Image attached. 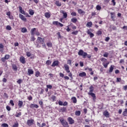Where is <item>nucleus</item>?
<instances>
[{"mask_svg":"<svg viewBox=\"0 0 127 127\" xmlns=\"http://www.w3.org/2000/svg\"><path fill=\"white\" fill-rule=\"evenodd\" d=\"M59 64V62L58 61H56L53 62V64H52V67H55V66H58Z\"/></svg>","mask_w":127,"mask_h":127,"instance_id":"obj_7","label":"nucleus"},{"mask_svg":"<svg viewBox=\"0 0 127 127\" xmlns=\"http://www.w3.org/2000/svg\"><path fill=\"white\" fill-rule=\"evenodd\" d=\"M35 40V38H34V36H32L31 37V41H34Z\"/></svg>","mask_w":127,"mask_h":127,"instance_id":"obj_48","label":"nucleus"},{"mask_svg":"<svg viewBox=\"0 0 127 127\" xmlns=\"http://www.w3.org/2000/svg\"><path fill=\"white\" fill-rule=\"evenodd\" d=\"M27 31V29H26V28H23L21 30V32L23 33H25Z\"/></svg>","mask_w":127,"mask_h":127,"instance_id":"obj_30","label":"nucleus"},{"mask_svg":"<svg viewBox=\"0 0 127 127\" xmlns=\"http://www.w3.org/2000/svg\"><path fill=\"white\" fill-rule=\"evenodd\" d=\"M120 63L122 64V63H125V60H121L120 61Z\"/></svg>","mask_w":127,"mask_h":127,"instance_id":"obj_64","label":"nucleus"},{"mask_svg":"<svg viewBox=\"0 0 127 127\" xmlns=\"http://www.w3.org/2000/svg\"><path fill=\"white\" fill-rule=\"evenodd\" d=\"M80 65L81 67H83V66H84V63L80 62Z\"/></svg>","mask_w":127,"mask_h":127,"instance_id":"obj_61","label":"nucleus"},{"mask_svg":"<svg viewBox=\"0 0 127 127\" xmlns=\"http://www.w3.org/2000/svg\"><path fill=\"white\" fill-rule=\"evenodd\" d=\"M101 61L103 62V63H105L106 61H107V59H105L104 58H102L100 59Z\"/></svg>","mask_w":127,"mask_h":127,"instance_id":"obj_34","label":"nucleus"},{"mask_svg":"<svg viewBox=\"0 0 127 127\" xmlns=\"http://www.w3.org/2000/svg\"><path fill=\"white\" fill-rule=\"evenodd\" d=\"M10 104L11 105V106H14V103H13V101L12 100L10 101Z\"/></svg>","mask_w":127,"mask_h":127,"instance_id":"obj_53","label":"nucleus"},{"mask_svg":"<svg viewBox=\"0 0 127 127\" xmlns=\"http://www.w3.org/2000/svg\"><path fill=\"white\" fill-rule=\"evenodd\" d=\"M59 22L58 21H54L53 22V24H54L55 25H58Z\"/></svg>","mask_w":127,"mask_h":127,"instance_id":"obj_43","label":"nucleus"},{"mask_svg":"<svg viewBox=\"0 0 127 127\" xmlns=\"http://www.w3.org/2000/svg\"><path fill=\"white\" fill-rule=\"evenodd\" d=\"M87 34H89L90 36V37L92 38V37H94V34H93L91 31L89 30H88Z\"/></svg>","mask_w":127,"mask_h":127,"instance_id":"obj_19","label":"nucleus"},{"mask_svg":"<svg viewBox=\"0 0 127 127\" xmlns=\"http://www.w3.org/2000/svg\"><path fill=\"white\" fill-rule=\"evenodd\" d=\"M71 15H72V16H76V15H77V14L75 12H72L71 13Z\"/></svg>","mask_w":127,"mask_h":127,"instance_id":"obj_42","label":"nucleus"},{"mask_svg":"<svg viewBox=\"0 0 127 127\" xmlns=\"http://www.w3.org/2000/svg\"><path fill=\"white\" fill-rule=\"evenodd\" d=\"M61 12L62 13H63V14H64V18H67V13L65 12V11L64 10H62Z\"/></svg>","mask_w":127,"mask_h":127,"instance_id":"obj_14","label":"nucleus"},{"mask_svg":"<svg viewBox=\"0 0 127 127\" xmlns=\"http://www.w3.org/2000/svg\"><path fill=\"white\" fill-rule=\"evenodd\" d=\"M22 105H23V102H22V101H19L18 103V106H19V107L21 108V107H22Z\"/></svg>","mask_w":127,"mask_h":127,"instance_id":"obj_17","label":"nucleus"},{"mask_svg":"<svg viewBox=\"0 0 127 127\" xmlns=\"http://www.w3.org/2000/svg\"><path fill=\"white\" fill-rule=\"evenodd\" d=\"M96 9L97 10H101V9H102V7H101V6H100L99 5H97L96 6Z\"/></svg>","mask_w":127,"mask_h":127,"instance_id":"obj_32","label":"nucleus"},{"mask_svg":"<svg viewBox=\"0 0 127 127\" xmlns=\"http://www.w3.org/2000/svg\"><path fill=\"white\" fill-rule=\"evenodd\" d=\"M71 63H72V61L71 60H67V64H69V65H71Z\"/></svg>","mask_w":127,"mask_h":127,"instance_id":"obj_44","label":"nucleus"},{"mask_svg":"<svg viewBox=\"0 0 127 127\" xmlns=\"http://www.w3.org/2000/svg\"><path fill=\"white\" fill-rule=\"evenodd\" d=\"M89 89H90V93H92V92H94V87H93L92 85L90 86V87H89Z\"/></svg>","mask_w":127,"mask_h":127,"instance_id":"obj_28","label":"nucleus"},{"mask_svg":"<svg viewBox=\"0 0 127 127\" xmlns=\"http://www.w3.org/2000/svg\"><path fill=\"white\" fill-rule=\"evenodd\" d=\"M19 17L22 20H23L24 21H26V18H25L23 15L19 14Z\"/></svg>","mask_w":127,"mask_h":127,"instance_id":"obj_9","label":"nucleus"},{"mask_svg":"<svg viewBox=\"0 0 127 127\" xmlns=\"http://www.w3.org/2000/svg\"><path fill=\"white\" fill-rule=\"evenodd\" d=\"M19 12L22 13V14L25 15L26 14V13H25V11L22 9V7L19 6Z\"/></svg>","mask_w":127,"mask_h":127,"instance_id":"obj_4","label":"nucleus"},{"mask_svg":"<svg viewBox=\"0 0 127 127\" xmlns=\"http://www.w3.org/2000/svg\"><path fill=\"white\" fill-rule=\"evenodd\" d=\"M79 76L80 77H85V76H86V72H83L80 73L79 74Z\"/></svg>","mask_w":127,"mask_h":127,"instance_id":"obj_16","label":"nucleus"},{"mask_svg":"<svg viewBox=\"0 0 127 127\" xmlns=\"http://www.w3.org/2000/svg\"><path fill=\"white\" fill-rule=\"evenodd\" d=\"M57 35H58V39L62 38L61 34H60V32H58L57 33Z\"/></svg>","mask_w":127,"mask_h":127,"instance_id":"obj_54","label":"nucleus"},{"mask_svg":"<svg viewBox=\"0 0 127 127\" xmlns=\"http://www.w3.org/2000/svg\"><path fill=\"white\" fill-rule=\"evenodd\" d=\"M0 49H3V45H2V44H0Z\"/></svg>","mask_w":127,"mask_h":127,"instance_id":"obj_62","label":"nucleus"},{"mask_svg":"<svg viewBox=\"0 0 127 127\" xmlns=\"http://www.w3.org/2000/svg\"><path fill=\"white\" fill-rule=\"evenodd\" d=\"M47 45L48 46V47H52V43L50 42L47 43Z\"/></svg>","mask_w":127,"mask_h":127,"instance_id":"obj_39","label":"nucleus"},{"mask_svg":"<svg viewBox=\"0 0 127 127\" xmlns=\"http://www.w3.org/2000/svg\"><path fill=\"white\" fill-rule=\"evenodd\" d=\"M32 124H33V120L31 119V120H28L27 121V125L28 126H31V125H32Z\"/></svg>","mask_w":127,"mask_h":127,"instance_id":"obj_10","label":"nucleus"},{"mask_svg":"<svg viewBox=\"0 0 127 127\" xmlns=\"http://www.w3.org/2000/svg\"><path fill=\"white\" fill-rule=\"evenodd\" d=\"M29 14H30V15H33V14H34V11H33V10L29 9Z\"/></svg>","mask_w":127,"mask_h":127,"instance_id":"obj_26","label":"nucleus"},{"mask_svg":"<svg viewBox=\"0 0 127 127\" xmlns=\"http://www.w3.org/2000/svg\"><path fill=\"white\" fill-rule=\"evenodd\" d=\"M67 121H68L69 125H73V124H74V120H73V119H72V118H71V117H69L67 119Z\"/></svg>","mask_w":127,"mask_h":127,"instance_id":"obj_3","label":"nucleus"},{"mask_svg":"<svg viewBox=\"0 0 127 127\" xmlns=\"http://www.w3.org/2000/svg\"><path fill=\"white\" fill-rule=\"evenodd\" d=\"M97 35H101V34H102V31H97Z\"/></svg>","mask_w":127,"mask_h":127,"instance_id":"obj_57","label":"nucleus"},{"mask_svg":"<svg viewBox=\"0 0 127 127\" xmlns=\"http://www.w3.org/2000/svg\"><path fill=\"white\" fill-rule=\"evenodd\" d=\"M71 100L74 104H76V103H77V99L76 98V97H73L72 98H71Z\"/></svg>","mask_w":127,"mask_h":127,"instance_id":"obj_23","label":"nucleus"},{"mask_svg":"<svg viewBox=\"0 0 127 127\" xmlns=\"http://www.w3.org/2000/svg\"><path fill=\"white\" fill-rule=\"evenodd\" d=\"M66 111H67V108H66V107H63L60 109V112L64 113V112H66Z\"/></svg>","mask_w":127,"mask_h":127,"instance_id":"obj_15","label":"nucleus"},{"mask_svg":"<svg viewBox=\"0 0 127 127\" xmlns=\"http://www.w3.org/2000/svg\"><path fill=\"white\" fill-rule=\"evenodd\" d=\"M15 116L17 118H18L21 116V113H17Z\"/></svg>","mask_w":127,"mask_h":127,"instance_id":"obj_40","label":"nucleus"},{"mask_svg":"<svg viewBox=\"0 0 127 127\" xmlns=\"http://www.w3.org/2000/svg\"><path fill=\"white\" fill-rule=\"evenodd\" d=\"M71 34H73V35H77V34H78V31L72 32Z\"/></svg>","mask_w":127,"mask_h":127,"instance_id":"obj_38","label":"nucleus"},{"mask_svg":"<svg viewBox=\"0 0 127 127\" xmlns=\"http://www.w3.org/2000/svg\"><path fill=\"white\" fill-rule=\"evenodd\" d=\"M6 109L7 111H10V110H11L10 107H9L8 106H7L6 107Z\"/></svg>","mask_w":127,"mask_h":127,"instance_id":"obj_51","label":"nucleus"},{"mask_svg":"<svg viewBox=\"0 0 127 127\" xmlns=\"http://www.w3.org/2000/svg\"><path fill=\"white\" fill-rule=\"evenodd\" d=\"M88 95H90L92 97V98H94V97H96V95H95V93H92V92H88Z\"/></svg>","mask_w":127,"mask_h":127,"instance_id":"obj_27","label":"nucleus"},{"mask_svg":"<svg viewBox=\"0 0 127 127\" xmlns=\"http://www.w3.org/2000/svg\"><path fill=\"white\" fill-rule=\"evenodd\" d=\"M56 4L57 6H61V3L59 2V1H56Z\"/></svg>","mask_w":127,"mask_h":127,"instance_id":"obj_33","label":"nucleus"},{"mask_svg":"<svg viewBox=\"0 0 127 127\" xmlns=\"http://www.w3.org/2000/svg\"><path fill=\"white\" fill-rule=\"evenodd\" d=\"M60 77H62V78H63V77H64V74L61 72L60 73Z\"/></svg>","mask_w":127,"mask_h":127,"instance_id":"obj_63","label":"nucleus"},{"mask_svg":"<svg viewBox=\"0 0 127 127\" xmlns=\"http://www.w3.org/2000/svg\"><path fill=\"white\" fill-rule=\"evenodd\" d=\"M78 55L79 56H82L83 58H86L87 57V55H88V54L86 52H84V51L83 50H80L78 53Z\"/></svg>","mask_w":127,"mask_h":127,"instance_id":"obj_1","label":"nucleus"},{"mask_svg":"<svg viewBox=\"0 0 127 127\" xmlns=\"http://www.w3.org/2000/svg\"><path fill=\"white\" fill-rule=\"evenodd\" d=\"M78 13H79L80 14H82V13H84V11H83L81 9H78Z\"/></svg>","mask_w":127,"mask_h":127,"instance_id":"obj_41","label":"nucleus"},{"mask_svg":"<svg viewBox=\"0 0 127 127\" xmlns=\"http://www.w3.org/2000/svg\"><path fill=\"white\" fill-rule=\"evenodd\" d=\"M4 58H5V59L7 60V59H8L9 58V55H6L5 56Z\"/></svg>","mask_w":127,"mask_h":127,"instance_id":"obj_55","label":"nucleus"},{"mask_svg":"<svg viewBox=\"0 0 127 127\" xmlns=\"http://www.w3.org/2000/svg\"><path fill=\"white\" fill-rule=\"evenodd\" d=\"M102 64H103L104 68H107L108 67V65H109V64H110V63L108 62L106 64H105V63H103Z\"/></svg>","mask_w":127,"mask_h":127,"instance_id":"obj_24","label":"nucleus"},{"mask_svg":"<svg viewBox=\"0 0 127 127\" xmlns=\"http://www.w3.org/2000/svg\"><path fill=\"white\" fill-rule=\"evenodd\" d=\"M59 105L60 106H63V102L61 101H59Z\"/></svg>","mask_w":127,"mask_h":127,"instance_id":"obj_47","label":"nucleus"},{"mask_svg":"<svg viewBox=\"0 0 127 127\" xmlns=\"http://www.w3.org/2000/svg\"><path fill=\"white\" fill-rule=\"evenodd\" d=\"M86 26H87V27H91V26H92V22H88L87 23Z\"/></svg>","mask_w":127,"mask_h":127,"instance_id":"obj_29","label":"nucleus"},{"mask_svg":"<svg viewBox=\"0 0 127 127\" xmlns=\"http://www.w3.org/2000/svg\"><path fill=\"white\" fill-rule=\"evenodd\" d=\"M81 115V111H77L75 112V115L76 116H80Z\"/></svg>","mask_w":127,"mask_h":127,"instance_id":"obj_31","label":"nucleus"},{"mask_svg":"<svg viewBox=\"0 0 127 127\" xmlns=\"http://www.w3.org/2000/svg\"><path fill=\"white\" fill-rule=\"evenodd\" d=\"M12 69L14 70V71H17V67L16 66V64H12Z\"/></svg>","mask_w":127,"mask_h":127,"instance_id":"obj_18","label":"nucleus"},{"mask_svg":"<svg viewBox=\"0 0 127 127\" xmlns=\"http://www.w3.org/2000/svg\"><path fill=\"white\" fill-rule=\"evenodd\" d=\"M38 40H39L40 43H44V39L41 37H38Z\"/></svg>","mask_w":127,"mask_h":127,"instance_id":"obj_13","label":"nucleus"},{"mask_svg":"<svg viewBox=\"0 0 127 127\" xmlns=\"http://www.w3.org/2000/svg\"><path fill=\"white\" fill-rule=\"evenodd\" d=\"M127 113H126L125 111L123 112V116H124V117H127Z\"/></svg>","mask_w":127,"mask_h":127,"instance_id":"obj_58","label":"nucleus"},{"mask_svg":"<svg viewBox=\"0 0 127 127\" xmlns=\"http://www.w3.org/2000/svg\"><path fill=\"white\" fill-rule=\"evenodd\" d=\"M20 61L21 63H22V64H25V58L23 57H21L20 59Z\"/></svg>","mask_w":127,"mask_h":127,"instance_id":"obj_8","label":"nucleus"},{"mask_svg":"<svg viewBox=\"0 0 127 127\" xmlns=\"http://www.w3.org/2000/svg\"><path fill=\"white\" fill-rule=\"evenodd\" d=\"M40 73L39 72V71H37L36 72V74H35V76H36V77H39V74H40Z\"/></svg>","mask_w":127,"mask_h":127,"instance_id":"obj_46","label":"nucleus"},{"mask_svg":"<svg viewBox=\"0 0 127 127\" xmlns=\"http://www.w3.org/2000/svg\"><path fill=\"white\" fill-rule=\"evenodd\" d=\"M38 106L37 104H32L30 105V107L31 109H34V108H36V109L38 108Z\"/></svg>","mask_w":127,"mask_h":127,"instance_id":"obj_6","label":"nucleus"},{"mask_svg":"<svg viewBox=\"0 0 127 127\" xmlns=\"http://www.w3.org/2000/svg\"><path fill=\"white\" fill-rule=\"evenodd\" d=\"M64 67L65 68V70L67 73H70V70H69V65L67 64H64Z\"/></svg>","mask_w":127,"mask_h":127,"instance_id":"obj_5","label":"nucleus"},{"mask_svg":"<svg viewBox=\"0 0 127 127\" xmlns=\"http://www.w3.org/2000/svg\"><path fill=\"white\" fill-rule=\"evenodd\" d=\"M114 65H111L109 68V73H112V72H113V71L114 70Z\"/></svg>","mask_w":127,"mask_h":127,"instance_id":"obj_20","label":"nucleus"},{"mask_svg":"<svg viewBox=\"0 0 127 127\" xmlns=\"http://www.w3.org/2000/svg\"><path fill=\"white\" fill-rule=\"evenodd\" d=\"M18 127V123H15V124L12 126V127Z\"/></svg>","mask_w":127,"mask_h":127,"instance_id":"obj_45","label":"nucleus"},{"mask_svg":"<svg viewBox=\"0 0 127 127\" xmlns=\"http://www.w3.org/2000/svg\"><path fill=\"white\" fill-rule=\"evenodd\" d=\"M68 105V103L67 102H64V103H63V106H67Z\"/></svg>","mask_w":127,"mask_h":127,"instance_id":"obj_60","label":"nucleus"},{"mask_svg":"<svg viewBox=\"0 0 127 127\" xmlns=\"http://www.w3.org/2000/svg\"><path fill=\"white\" fill-rule=\"evenodd\" d=\"M1 127H8V125H7V124L4 123V124H2L1 125Z\"/></svg>","mask_w":127,"mask_h":127,"instance_id":"obj_37","label":"nucleus"},{"mask_svg":"<svg viewBox=\"0 0 127 127\" xmlns=\"http://www.w3.org/2000/svg\"><path fill=\"white\" fill-rule=\"evenodd\" d=\"M28 73L29 75H31L33 74V70H32V69H29L28 70Z\"/></svg>","mask_w":127,"mask_h":127,"instance_id":"obj_25","label":"nucleus"},{"mask_svg":"<svg viewBox=\"0 0 127 127\" xmlns=\"http://www.w3.org/2000/svg\"><path fill=\"white\" fill-rule=\"evenodd\" d=\"M21 82H22V80L21 79H19L17 81V83L18 84H19V85H20V84L21 83Z\"/></svg>","mask_w":127,"mask_h":127,"instance_id":"obj_56","label":"nucleus"},{"mask_svg":"<svg viewBox=\"0 0 127 127\" xmlns=\"http://www.w3.org/2000/svg\"><path fill=\"white\" fill-rule=\"evenodd\" d=\"M46 64L48 65V66H49V65H50L51 64V61H50V60H48L46 62Z\"/></svg>","mask_w":127,"mask_h":127,"instance_id":"obj_36","label":"nucleus"},{"mask_svg":"<svg viewBox=\"0 0 127 127\" xmlns=\"http://www.w3.org/2000/svg\"><path fill=\"white\" fill-rule=\"evenodd\" d=\"M103 115H104V116L106 117V118H109V117H110V114H109V112L107 111H105L103 113Z\"/></svg>","mask_w":127,"mask_h":127,"instance_id":"obj_11","label":"nucleus"},{"mask_svg":"<svg viewBox=\"0 0 127 127\" xmlns=\"http://www.w3.org/2000/svg\"><path fill=\"white\" fill-rule=\"evenodd\" d=\"M60 122H61V124L64 127H69V125H68V122L64 120V119L60 120Z\"/></svg>","mask_w":127,"mask_h":127,"instance_id":"obj_2","label":"nucleus"},{"mask_svg":"<svg viewBox=\"0 0 127 127\" xmlns=\"http://www.w3.org/2000/svg\"><path fill=\"white\" fill-rule=\"evenodd\" d=\"M121 81H122V78H119V77L117 78L116 82H121Z\"/></svg>","mask_w":127,"mask_h":127,"instance_id":"obj_52","label":"nucleus"},{"mask_svg":"<svg viewBox=\"0 0 127 127\" xmlns=\"http://www.w3.org/2000/svg\"><path fill=\"white\" fill-rule=\"evenodd\" d=\"M47 88H48V89H52V85H47Z\"/></svg>","mask_w":127,"mask_h":127,"instance_id":"obj_50","label":"nucleus"},{"mask_svg":"<svg viewBox=\"0 0 127 127\" xmlns=\"http://www.w3.org/2000/svg\"><path fill=\"white\" fill-rule=\"evenodd\" d=\"M71 21L72 22H73V23H76V22H77V18H76L75 17L72 18L71 19Z\"/></svg>","mask_w":127,"mask_h":127,"instance_id":"obj_22","label":"nucleus"},{"mask_svg":"<svg viewBox=\"0 0 127 127\" xmlns=\"http://www.w3.org/2000/svg\"><path fill=\"white\" fill-rule=\"evenodd\" d=\"M26 55L27 56H28V57H30V56H31V54L28 52V53H27Z\"/></svg>","mask_w":127,"mask_h":127,"instance_id":"obj_59","label":"nucleus"},{"mask_svg":"<svg viewBox=\"0 0 127 127\" xmlns=\"http://www.w3.org/2000/svg\"><path fill=\"white\" fill-rule=\"evenodd\" d=\"M45 16L47 18H50V16H51V15L50 14V13H49V12H46L45 13Z\"/></svg>","mask_w":127,"mask_h":127,"instance_id":"obj_12","label":"nucleus"},{"mask_svg":"<svg viewBox=\"0 0 127 127\" xmlns=\"http://www.w3.org/2000/svg\"><path fill=\"white\" fill-rule=\"evenodd\" d=\"M36 31V28H32L31 30V34L32 35H34V31Z\"/></svg>","mask_w":127,"mask_h":127,"instance_id":"obj_21","label":"nucleus"},{"mask_svg":"<svg viewBox=\"0 0 127 127\" xmlns=\"http://www.w3.org/2000/svg\"><path fill=\"white\" fill-rule=\"evenodd\" d=\"M104 57H108V56H109V54L108 53H105L104 55H103Z\"/></svg>","mask_w":127,"mask_h":127,"instance_id":"obj_49","label":"nucleus"},{"mask_svg":"<svg viewBox=\"0 0 127 127\" xmlns=\"http://www.w3.org/2000/svg\"><path fill=\"white\" fill-rule=\"evenodd\" d=\"M7 30H11V27L9 25H7L6 27Z\"/></svg>","mask_w":127,"mask_h":127,"instance_id":"obj_35","label":"nucleus"}]
</instances>
